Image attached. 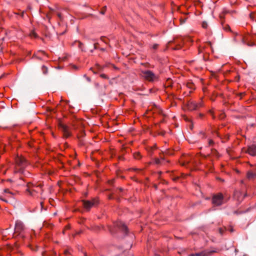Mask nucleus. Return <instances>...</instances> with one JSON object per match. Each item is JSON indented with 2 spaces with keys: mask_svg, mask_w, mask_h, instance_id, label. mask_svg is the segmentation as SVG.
Returning a JSON list of instances; mask_svg holds the SVG:
<instances>
[{
  "mask_svg": "<svg viewBox=\"0 0 256 256\" xmlns=\"http://www.w3.org/2000/svg\"><path fill=\"white\" fill-rule=\"evenodd\" d=\"M248 152L252 156H256V144L250 146L247 150Z\"/></svg>",
  "mask_w": 256,
  "mask_h": 256,
  "instance_id": "nucleus-9",
  "label": "nucleus"
},
{
  "mask_svg": "<svg viewBox=\"0 0 256 256\" xmlns=\"http://www.w3.org/2000/svg\"><path fill=\"white\" fill-rule=\"evenodd\" d=\"M202 26L204 28H206L208 26V24L206 22H204L202 24Z\"/></svg>",
  "mask_w": 256,
  "mask_h": 256,
  "instance_id": "nucleus-20",
  "label": "nucleus"
},
{
  "mask_svg": "<svg viewBox=\"0 0 256 256\" xmlns=\"http://www.w3.org/2000/svg\"><path fill=\"white\" fill-rule=\"evenodd\" d=\"M42 70L44 74H47L48 72V68L46 66H43L42 67Z\"/></svg>",
  "mask_w": 256,
  "mask_h": 256,
  "instance_id": "nucleus-15",
  "label": "nucleus"
},
{
  "mask_svg": "<svg viewBox=\"0 0 256 256\" xmlns=\"http://www.w3.org/2000/svg\"><path fill=\"white\" fill-rule=\"evenodd\" d=\"M225 117V114H222V115L220 116V118H224Z\"/></svg>",
  "mask_w": 256,
  "mask_h": 256,
  "instance_id": "nucleus-29",
  "label": "nucleus"
},
{
  "mask_svg": "<svg viewBox=\"0 0 256 256\" xmlns=\"http://www.w3.org/2000/svg\"><path fill=\"white\" fill-rule=\"evenodd\" d=\"M114 226L126 234L128 232L126 226L121 221H117L114 222Z\"/></svg>",
  "mask_w": 256,
  "mask_h": 256,
  "instance_id": "nucleus-8",
  "label": "nucleus"
},
{
  "mask_svg": "<svg viewBox=\"0 0 256 256\" xmlns=\"http://www.w3.org/2000/svg\"><path fill=\"white\" fill-rule=\"evenodd\" d=\"M59 128L62 132L64 136L67 138L70 136V132L68 126L60 123L58 124Z\"/></svg>",
  "mask_w": 256,
  "mask_h": 256,
  "instance_id": "nucleus-6",
  "label": "nucleus"
},
{
  "mask_svg": "<svg viewBox=\"0 0 256 256\" xmlns=\"http://www.w3.org/2000/svg\"><path fill=\"white\" fill-rule=\"evenodd\" d=\"M164 161V158H161V159H159V158H156L155 159V160H154V162L156 164H162V162Z\"/></svg>",
  "mask_w": 256,
  "mask_h": 256,
  "instance_id": "nucleus-17",
  "label": "nucleus"
},
{
  "mask_svg": "<svg viewBox=\"0 0 256 256\" xmlns=\"http://www.w3.org/2000/svg\"><path fill=\"white\" fill-rule=\"evenodd\" d=\"M142 76L146 80L149 82H153L157 79V76L155 74L149 70L142 71Z\"/></svg>",
  "mask_w": 256,
  "mask_h": 256,
  "instance_id": "nucleus-3",
  "label": "nucleus"
},
{
  "mask_svg": "<svg viewBox=\"0 0 256 256\" xmlns=\"http://www.w3.org/2000/svg\"><path fill=\"white\" fill-rule=\"evenodd\" d=\"M197 104L198 106V108L202 106V102L197 103Z\"/></svg>",
  "mask_w": 256,
  "mask_h": 256,
  "instance_id": "nucleus-26",
  "label": "nucleus"
},
{
  "mask_svg": "<svg viewBox=\"0 0 256 256\" xmlns=\"http://www.w3.org/2000/svg\"><path fill=\"white\" fill-rule=\"evenodd\" d=\"M188 108L191 110H196L198 108L197 103L194 102H192L188 103Z\"/></svg>",
  "mask_w": 256,
  "mask_h": 256,
  "instance_id": "nucleus-11",
  "label": "nucleus"
},
{
  "mask_svg": "<svg viewBox=\"0 0 256 256\" xmlns=\"http://www.w3.org/2000/svg\"><path fill=\"white\" fill-rule=\"evenodd\" d=\"M247 178L249 180H253L256 178V172L252 170H250L247 173Z\"/></svg>",
  "mask_w": 256,
  "mask_h": 256,
  "instance_id": "nucleus-12",
  "label": "nucleus"
},
{
  "mask_svg": "<svg viewBox=\"0 0 256 256\" xmlns=\"http://www.w3.org/2000/svg\"><path fill=\"white\" fill-rule=\"evenodd\" d=\"M4 192L6 194H10V195H12V192H10L8 188L4 189Z\"/></svg>",
  "mask_w": 256,
  "mask_h": 256,
  "instance_id": "nucleus-19",
  "label": "nucleus"
},
{
  "mask_svg": "<svg viewBox=\"0 0 256 256\" xmlns=\"http://www.w3.org/2000/svg\"><path fill=\"white\" fill-rule=\"evenodd\" d=\"M84 256H87L85 254Z\"/></svg>",
  "mask_w": 256,
  "mask_h": 256,
  "instance_id": "nucleus-40",
  "label": "nucleus"
},
{
  "mask_svg": "<svg viewBox=\"0 0 256 256\" xmlns=\"http://www.w3.org/2000/svg\"><path fill=\"white\" fill-rule=\"evenodd\" d=\"M158 44H154L152 46V48L154 50H156L158 48Z\"/></svg>",
  "mask_w": 256,
  "mask_h": 256,
  "instance_id": "nucleus-22",
  "label": "nucleus"
},
{
  "mask_svg": "<svg viewBox=\"0 0 256 256\" xmlns=\"http://www.w3.org/2000/svg\"><path fill=\"white\" fill-rule=\"evenodd\" d=\"M165 153H166V154H170V155L172 154V152H170V150H166Z\"/></svg>",
  "mask_w": 256,
  "mask_h": 256,
  "instance_id": "nucleus-23",
  "label": "nucleus"
},
{
  "mask_svg": "<svg viewBox=\"0 0 256 256\" xmlns=\"http://www.w3.org/2000/svg\"><path fill=\"white\" fill-rule=\"evenodd\" d=\"M187 86L190 89H193L194 86L192 83H188L187 84Z\"/></svg>",
  "mask_w": 256,
  "mask_h": 256,
  "instance_id": "nucleus-18",
  "label": "nucleus"
},
{
  "mask_svg": "<svg viewBox=\"0 0 256 256\" xmlns=\"http://www.w3.org/2000/svg\"><path fill=\"white\" fill-rule=\"evenodd\" d=\"M58 16L60 18V14H58Z\"/></svg>",
  "mask_w": 256,
  "mask_h": 256,
  "instance_id": "nucleus-38",
  "label": "nucleus"
},
{
  "mask_svg": "<svg viewBox=\"0 0 256 256\" xmlns=\"http://www.w3.org/2000/svg\"><path fill=\"white\" fill-rule=\"evenodd\" d=\"M214 144L213 140H210L208 141V145L209 146H212Z\"/></svg>",
  "mask_w": 256,
  "mask_h": 256,
  "instance_id": "nucleus-21",
  "label": "nucleus"
},
{
  "mask_svg": "<svg viewBox=\"0 0 256 256\" xmlns=\"http://www.w3.org/2000/svg\"><path fill=\"white\" fill-rule=\"evenodd\" d=\"M224 197L221 193L214 196L212 202L216 206L221 205L223 202Z\"/></svg>",
  "mask_w": 256,
  "mask_h": 256,
  "instance_id": "nucleus-5",
  "label": "nucleus"
},
{
  "mask_svg": "<svg viewBox=\"0 0 256 256\" xmlns=\"http://www.w3.org/2000/svg\"><path fill=\"white\" fill-rule=\"evenodd\" d=\"M210 112L212 114V110H210Z\"/></svg>",
  "mask_w": 256,
  "mask_h": 256,
  "instance_id": "nucleus-35",
  "label": "nucleus"
},
{
  "mask_svg": "<svg viewBox=\"0 0 256 256\" xmlns=\"http://www.w3.org/2000/svg\"><path fill=\"white\" fill-rule=\"evenodd\" d=\"M155 256H159L158 255H156Z\"/></svg>",
  "mask_w": 256,
  "mask_h": 256,
  "instance_id": "nucleus-39",
  "label": "nucleus"
},
{
  "mask_svg": "<svg viewBox=\"0 0 256 256\" xmlns=\"http://www.w3.org/2000/svg\"><path fill=\"white\" fill-rule=\"evenodd\" d=\"M223 29L226 32H231L230 28L229 25L222 23Z\"/></svg>",
  "mask_w": 256,
  "mask_h": 256,
  "instance_id": "nucleus-13",
  "label": "nucleus"
},
{
  "mask_svg": "<svg viewBox=\"0 0 256 256\" xmlns=\"http://www.w3.org/2000/svg\"><path fill=\"white\" fill-rule=\"evenodd\" d=\"M188 256H196V254H192L188 255Z\"/></svg>",
  "mask_w": 256,
  "mask_h": 256,
  "instance_id": "nucleus-30",
  "label": "nucleus"
},
{
  "mask_svg": "<svg viewBox=\"0 0 256 256\" xmlns=\"http://www.w3.org/2000/svg\"><path fill=\"white\" fill-rule=\"evenodd\" d=\"M0 199H1L2 200L6 202H7V200H6L5 199H3L2 198H0Z\"/></svg>",
  "mask_w": 256,
  "mask_h": 256,
  "instance_id": "nucleus-32",
  "label": "nucleus"
},
{
  "mask_svg": "<svg viewBox=\"0 0 256 256\" xmlns=\"http://www.w3.org/2000/svg\"><path fill=\"white\" fill-rule=\"evenodd\" d=\"M215 251H209L208 250H205L202 251L200 252L196 253V256H208L212 254L215 252Z\"/></svg>",
  "mask_w": 256,
  "mask_h": 256,
  "instance_id": "nucleus-10",
  "label": "nucleus"
},
{
  "mask_svg": "<svg viewBox=\"0 0 256 256\" xmlns=\"http://www.w3.org/2000/svg\"><path fill=\"white\" fill-rule=\"evenodd\" d=\"M26 191L32 196H34L36 194H42V189L40 184H38L28 182L27 184Z\"/></svg>",
  "mask_w": 256,
  "mask_h": 256,
  "instance_id": "nucleus-2",
  "label": "nucleus"
},
{
  "mask_svg": "<svg viewBox=\"0 0 256 256\" xmlns=\"http://www.w3.org/2000/svg\"><path fill=\"white\" fill-rule=\"evenodd\" d=\"M39 53H40V54H44V51H41V50H40V51L38 52H37V54H39Z\"/></svg>",
  "mask_w": 256,
  "mask_h": 256,
  "instance_id": "nucleus-28",
  "label": "nucleus"
},
{
  "mask_svg": "<svg viewBox=\"0 0 256 256\" xmlns=\"http://www.w3.org/2000/svg\"><path fill=\"white\" fill-rule=\"evenodd\" d=\"M219 230H220V232L222 234V228H220Z\"/></svg>",
  "mask_w": 256,
  "mask_h": 256,
  "instance_id": "nucleus-31",
  "label": "nucleus"
},
{
  "mask_svg": "<svg viewBox=\"0 0 256 256\" xmlns=\"http://www.w3.org/2000/svg\"><path fill=\"white\" fill-rule=\"evenodd\" d=\"M254 170H256V165L254 166Z\"/></svg>",
  "mask_w": 256,
  "mask_h": 256,
  "instance_id": "nucleus-34",
  "label": "nucleus"
},
{
  "mask_svg": "<svg viewBox=\"0 0 256 256\" xmlns=\"http://www.w3.org/2000/svg\"><path fill=\"white\" fill-rule=\"evenodd\" d=\"M29 35H30V36L31 38H36L38 36L37 34L34 30L30 32Z\"/></svg>",
  "mask_w": 256,
  "mask_h": 256,
  "instance_id": "nucleus-16",
  "label": "nucleus"
},
{
  "mask_svg": "<svg viewBox=\"0 0 256 256\" xmlns=\"http://www.w3.org/2000/svg\"><path fill=\"white\" fill-rule=\"evenodd\" d=\"M240 194V192H236L234 194V196L235 198H236L237 196H238V194Z\"/></svg>",
  "mask_w": 256,
  "mask_h": 256,
  "instance_id": "nucleus-25",
  "label": "nucleus"
},
{
  "mask_svg": "<svg viewBox=\"0 0 256 256\" xmlns=\"http://www.w3.org/2000/svg\"><path fill=\"white\" fill-rule=\"evenodd\" d=\"M100 12H101L102 14H104V10H102Z\"/></svg>",
  "mask_w": 256,
  "mask_h": 256,
  "instance_id": "nucleus-33",
  "label": "nucleus"
},
{
  "mask_svg": "<svg viewBox=\"0 0 256 256\" xmlns=\"http://www.w3.org/2000/svg\"><path fill=\"white\" fill-rule=\"evenodd\" d=\"M100 77L102 78H108V76L106 74H100Z\"/></svg>",
  "mask_w": 256,
  "mask_h": 256,
  "instance_id": "nucleus-24",
  "label": "nucleus"
},
{
  "mask_svg": "<svg viewBox=\"0 0 256 256\" xmlns=\"http://www.w3.org/2000/svg\"><path fill=\"white\" fill-rule=\"evenodd\" d=\"M160 134H161V135H162V136H163V135H164V132H161V133H160Z\"/></svg>",
  "mask_w": 256,
  "mask_h": 256,
  "instance_id": "nucleus-36",
  "label": "nucleus"
},
{
  "mask_svg": "<svg viewBox=\"0 0 256 256\" xmlns=\"http://www.w3.org/2000/svg\"><path fill=\"white\" fill-rule=\"evenodd\" d=\"M82 202L84 208L89 210L92 206H96L98 204V200L96 198H94L92 200H83Z\"/></svg>",
  "mask_w": 256,
  "mask_h": 256,
  "instance_id": "nucleus-4",
  "label": "nucleus"
},
{
  "mask_svg": "<svg viewBox=\"0 0 256 256\" xmlns=\"http://www.w3.org/2000/svg\"><path fill=\"white\" fill-rule=\"evenodd\" d=\"M110 184H112L113 182V180H111L110 182Z\"/></svg>",
  "mask_w": 256,
  "mask_h": 256,
  "instance_id": "nucleus-37",
  "label": "nucleus"
},
{
  "mask_svg": "<svg viewBox=\"0 0 256 256\" xmlns=\"http://www.w3.org/2000/svg\"><path fill=\"white\" fill-rule=\"evenodd\" d=\"M134 158H136V159H140L142 157L140 154L138 152L134 153Z\"/></svg>",
  "mask_w": 256,
  "mask_h": 256,
  "instance_id": "nucleus-14",
  "label": "nucleus"
},
{
  "mask_svg": "<svg viewBox=\"0 0 256 256\" xmlns=\"http://www.w3.org/2000/svg\"><path fill=\"white\" fill-rule=\"evenodd\" d=\"M15 232L20 234L24 230V226L20 220H16L15 224Z\"/></svg>",
  "mask_w": 256,
  "mask_h": 256,
  "instance_id": "nucleus-7",
  "label": "nucleus"
},
{
  "mask_svg": "<svg viewBox=\"0 0 256 256\" xmlns=\"http://www.w3.org/2000/svg\"><path fill=\"white\" fill-rule=\"evenodd\" d=\"M242 42L244 44H246V42H245L244 38H242Z\"/></svg>",
  "mask_w": 256,
  "mask_h": 256,
  "instance_id": "nucleus-27",
  "label": "nucleus"
},
{
  "mask_svg": "<svg viewBox=\"0 0 256 256\" xmlns=\"http://www.w3.org/2000/svg\"><path fill=\"white\" fill-rule=\"evenodd\" d=\"M15 172H19L24 176L30 174L29 172L24 170L28 166V162L24 157L17 156L15 158Z\"/></svg>",
  "mask_w": 256,
  "mask_h": 256,
  "instance_id": "nucleus-1",
  "label": "nucleus"
}]
</instances>
